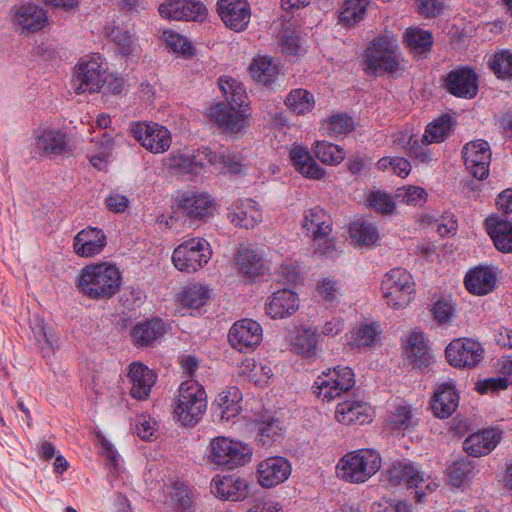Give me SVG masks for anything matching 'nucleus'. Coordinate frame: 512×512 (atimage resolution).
I'll list each match as a JSON object with an SVG mask.
<instances>
[{"mask_svg": "<svg viewBox=\"0 0 512 512\" xmlns=\"http://www.w3.org/2000/svg\"><path fill=\"white\" fill-rule=\"evenodd\" d=\"M218 83L225 101L211 106L209 116L221 129L237 133L245 125V113L242 110L247 100L245 88L230 77H220Z\"/></svg>", "mask_w": 512, "mask_h": 512, "instance_id": "f257e3e1", "label": "nucleus"}, {"mask_svg": "<svg viewBox=\"0 0 512 512\" xmlns=\"http://www.w3.org/2000/svg\"><path fill=\"white\" fill-rule=\"evenodd\" d=\"M122 281L119 269L109 263L83 267L75 281L78 291L92 300L112 298L120 290Z\"/></svg>", "mask_w": 512, "mask_h": 512, "instance_id": "f03ea898", "label": "nucleus"}, {"mask_svg": "<svg viewBox=\"0 0 512 512\" xmlns=\"http://www.w3.org/2000/svg\"><path fill=\"white\" fill-rule=\"evenodd\" d=\"M207 409V396L203 386L194 379L183 381L173 404V417L184 426H194Z\"/></svg>", "mask_w": 512, "mask_h": 512, "instance_id": "7ed1b4c3", "label": "nucleus"}, {"mask_svg": "<svg viewBox=\"0 0 512 512\" xmlns=\"http://www.w3.org/2000/svg\"><path fill=\"white\" fill-rule=\"evenodd\" d=\"M364 71L375 74L378 71L395 73L400 64V55L396 36L385 31L373 39L363 54Z\"/></svg>", "mask_w": 512, "mask_h": 512, "instance_id": "20e7f679", "label": "nucleus"}, {"mask_svg": "<svg viewBox=\"0 0 512 512\" xmlns=\"http://www.w3.org/2000/svg\"><path fill=\"white\" fill-rule=\"evenodd\" d=\"M252 454V448L247 443L217 436L212 438L207 446L206 459L210 464L233 470L249 463Z\"/></svg>", "mask_w": 512, "mask_h": 512, "instance_id": "39448f33", "label": "nucleus"}, {"mask_svg": "<svg viewBox=\"0 0 512 512\" xmlns=\"http://www.w3.org/2000/svg\"><path fill=\"white\" fill-rule=\"evenodd\" d=\"M382 481L390 487L415 488V497L418 502H423L427 493L437 488V483L424 474L412 462L407 460L397 461L382 474Z\"/></svg>", "mask_w": 512, "mask_h": 512, "instance_id": "423d86ee", "label": "nucleus"}, {"mask_svg": "<svg viewBox=\"0 0 512 512\" xmlns=\"http://www.w3.org/2000/svg\"><path fill=\"white\" fill-rule=\"evenodd\" d=\"M381 467L380 454L372 449H359L343 456L337 464L338 475L351 483H363Z\"/></svg>", "mask_w": 512, "mask_h": 512, "instance_id": "0eeeda50", "label": "nucleus"}, {"mask_svg": "<svg viewBox=\"0 0 512 512\" xmlns=\"http://www.w3.org/2000/svg\"><path fill=\"white\" fill-rule=\"evenodd\" d=\"M101 55L93 53L81 58L74 67L73 86L77 94L98 92L108 80Z\"/></svg>", "mask_w": 512, "mask_h": 512, "instance_id": "6e6552de", "label": "nucleus"}, {"mask_svg": "<svg viewBox=\"0 0 512 512\" xmlns=\"http://www.w3.org/2000/svg\"><path fill=\"white\" fill-rule=\"evenodd\" d=\"M210 244L199 237L188 239L178 245L172 254L174 266L182 272H196L211 258Z\"/></svg>", "mask_w": 512, "mask_h": 512, "instance_id": "1a4fd4ad", "label": "nucleus"}, {"mask_svg": "<svg viewBox=\"0 0 512 512\" xmlns=\"http://www.w3.org/2000/svg\"><path fill=\"white\" fill-rule=\"evenodd\" d=\"M382 292L387 304L394 309L406 307L412 298L414 282L404 268H394L382 280Z\"/></svg>", "mask_w": 512, "mask_h": 512, "instance_id": "9d476101", "label": "nucleus"}, {"mask_svg": "<svg viewBox=\"0 0 512 512\" xmlns=\"http://www.w3.org/2000/svg\"><path fill=\"white\" fill-rule=\"evenodd\" d=\"M355 384L354 373L349 367L329 368L319 375L315 382V393L323 400L331 401L347 393Z\"/></svg>", "mask_w": 512, "mask_h": 512, "instance_id": "9b49d317", "label": "nucleus"}, {"mask_svg": "<svg viewBox=\"0 0 512 512\" xmlns=\"http://www.w3.org/2000/svg\"><path fill=\"white\" fill-rule=\"evenodd\" d=\"M66 133L55 128H38L33 132L30 153L33 157L55 158L67 152Z\"/></svg>", "mask_w": 512, "mask_h": 512, "instance_id": "f8f14e48", "label": "nucleus"}, {"mask_svg": "<svg viewBox=\"0 0 512 512\" xmlns=\"http://www.w3.org/2000/svg\"><path fill=\"white\" fill-rule=\"evenodd\" d=\"M131 134L145 149L154 154L166 152L172 142L170 131L157 123H133Z\"/></svg>", "mask_w": 512, "mask_h": 512, "instance_id": "ddd939ff", "label": "nucleus"}, {"mask_svg": "<svg viewBox=\"0 0 512 512\" xmlns=\"http://www.w3.org/2000/svg\"><path fill=\"white\" fill-rule=\"evenodd\" d=\"M446 358L457 368H474L484 358L481 344L471 338L455 339L446 347Z\"/></svg>", "mask_w": 512, "mask_h": 512, "instance_id": "4468645a", "label": "nucleus"}, {"mask_svg": "<svg viewBox=\"0 0 512 512\" xmlns=\"http://www.w3.org/2000/svg\"><path fill=\"white\" fill-rule=\"evenodd\" d=\"M163 18L202 22L208 14L206 5L199 0H169L159 6Z\"/></svg>", "mask_w": 512, "mask_h": 512, "instance_id": "2eb2a0df", "label": "nucleus"}, {"mask_svg": "<svg viewBox=\"0 0 512 512\" xmlns=\"http://www.w3.org/2000/svg\"><path fill=\"white\" fill-rule=\"evenodd\" d=\"M462 154L466 168L475 178L482 180L489 175L492 153L487 141L477 139L466 143Z\"/></svg>", "mask_w": 512, "mask_h": 512, "instance_id": "dca6fc26", "label": "nucleus"}, {"mask_svg": "<svg viewBox=\"0 0 512 512\" xmlns=\"http://www.w3.org/2000/svg\"><path fill=\"white\" fill-rule=\"evenodd\" d=\"M177 202L178 211L189 220H203L213 214V199L205 192L184 191Z\"/></svg>", "mask_w": 512, "mask_h": 512, "instance_id": "f3484780", "label": "nucleus"}, {"mask_svg": "<svg viewBox=\"0 0 512 512\" xmlns=\"http://www.w3.org/2000/svg\"><path fill=\"white\" fill-rule=\"evenodd\" d=\"M262 327L252 319L235 322L229 330L230 344L240 352H247L257 347L262 340Z\"/></svg>", "mask_w": 512, "mask_h": 512, "instance_id": "a211bd4d", "label": "nucleus"}, {"mask_svg": "<svg viewBox=\"0 0 512 512\" xmlns=\"http://www.w3.org/2000/svg\"><path fill=\"white\" fill-rule=\"evenodd\" d=\"M217 11L224 24L232 30L243 31L250 22L247 0H218Z\"/></svg>", "mask_w": 512, "mask_h": 512, "instance_id": "6ab92c4d", "label": "nucleus"}, {"mask_svg": "<svg viewBox=\"0 0 512 512\" xmlns=\"http://www.w3.org/2000/svg\"><path fill=\"white\" fill-rule=\"evenodd\" d=\"M257 473L262 487H274L288 479L291 474V464L281 456L268 457L258 464Z\"/></svg>", "mask_w": 512, "mask_h": 512, "instance_id": "aec40b11", "label": "nucleus"}, {"mask_svg": "<svg viewBox=\"0 0 512 512\" xmlns=\"http://www.w3.org/2000/svg\"><path fill=\"white\" fill-rule=\"evenodd\" d=\"M445 83L447 90L459 98L472 99L478 93V75L467 67L452 70Z\"/></svg>", "mask_w": 512, "mask_h": 512, "instance_id": "412c9836", "label": "nucleus"}, {"mask_svg": "<svg viewBox=\"0 0 512 512\" xmlns=\"http://www.w3.org/2000/svg\"><path fill=\"white\" fill-rule=\"evenodd\" d=\"M11 17L12 22L27 33L42 30L48 21L46 11L32 3L14 6L11 10Z\"/></svg>", "mask_w": 512, "mask_h": 512, "instance_id": "4be33fe9", "label": "nucleus"}, {"mask_svg": "<svg viewBox=\"0 0 512 512\" xmlns=\"http://www.w3.org/2000/svg\"><path fill=\"white\" fill-rule=\"evenodd\" d=\"M107 244L104 231L96 227H87L79 231L73 239V250L79 257H94L100 254Z\"/></svg>", "mask_w": 512, "mask_h": 512, "instance_id": "5701e85b", "label": "nucleus"}, {"mask_svg": "<svg viewBox=\"0 0 512 512\" xmlns=\"http://www.w3.org/2000/svg\"><path fill=\"white\" fill-rule=\"evenodd\" d=\"M373 410L369 403L355 398L338 403L336 420L343 425H362L372 420Z\"/></svg>", "mask_w": 512, "mask_h": 512, "instance_id": "b1692460", "label": "nucleus"}, {"mask_svg": "<svg viewBox=\"0 0 512 512\" xmlns=\"http://www.w3.org/2000/svg\"><path fill=\"white\" fill-rule=\"evenodd\" d=\"M211 493L223 500L239 501L248 494L246 480L235 475H216L210 483Z\"/></svg>", "mask_w": 512, "mask_h": 512, "instance_id": "393cba45", "label": "nucleus"}, {"mask_svg": "<svg viewBox=\"0 0 512 512\" xmlns=\"http://www.w3.org/2000/svg\"><path fill=\"white\" fill-rule=\"evenodd\" d=\"M299 308V297L291 289L274 292L265 303L266 314L272 319L291 317Z\"/></svg>", "mask_w": 512, "mask_h": 512, "instance_id": "a878e982", "label": "nucleus"}, {"mask_svg": "<svg viewBox=\"0 0 512 512\" xmlns=\"http://www.w3.org/2000/svg\"><path fill=\"white\" fill-rule=\"evenodd\" d=\"M497 280L498 275L494 267L479 265L466 273L464 284L471 294L487 295L496 288Z\"/></svg>", "mask_w": 512, "mask_h": 512, "instance_id": "bb28decb", "label": "nucleus"}, {"mask_svg": "<svg viewBox=\"0 0 512 512\" xmlns=\"http://www.w3.org/2000/svg\"><path fill=\"white\" fill-rule=\"evenodd\" d=\"M228 219L236 226L250 229L262 221V210L256 201L240 199L229 208Z\"/></svg>", "mask_w": 512, "mask_h": 512, "instance_id": "cd10ccee", "label": "nucleus"}, {"mask_svg": "<svg viewBox=\"0 0 512 512\" xmlns=\"http://www.w3.org/2000/svg\"><path fill=\"white\" fill-rule=\"evenodd\" d=\"M241 400L242 394L237 387L231 386L223 389L212 404L213 417L225 422L234 418L241 411Z\"/></svg>", "mask_w": 512, "mask_h": 512, "instance_id": "c85d7f7f", "label": "nucleus"}, {"mask_svg": "<svg viewBox=\"0 0 512 512\" xmlns=\"http://www.w3.org/2000/svg\"><path fill=\"white\" fill-rule=\"evenodd\" d=\"M128 379L131 384L130 395L138 400H145L156 382L157 375L146 365L133 362L129 365Z\"/></svg>", "mask_w": 512, "mask_h": 512, "instance_id": "c756f323", "label": "nucleus"}, {"mask_svg": "<svg viewBox=\"0 0 512 512\" xmlns=\"http://www.w3.org/2000/svg\"><path fill=\"white\" fill-rule=\"evenodd\" d=\"M165 332V323L159 318H153L138 322L132 328L130 336L136 347H152Z\"/></svg>", "mask_w": 512, "mask_h": 512, "instance_id": "7c9ffc66", "label": "nucleus"}, {"mask_svg": "<svg viewBox=\"0 0 512 512\" xmlns=\"http://www.w3.org/2000/svg\"><path fill=\"white\" fill-rule=\"evenodd\" d=\"M501 434L496 429H484L469 435L463 442V449L473 457L489 454L496 448Z\"/></svg>", "mask_w": 512, "mask_h": 512, "instance_id": "2f4dec72", "label": "nucleus"}, {"mask_svg": "<svg viewBox=\"0 0 512 512\" xmlns=\"http://www.w3.org/2000/svg\"><path fill=\"white\" fill-rule=\"evenodd\" d=\"M459 395L451 383L439 385L432 400V410L436 417L445 419L451 416L458 407Z\"/></svg>", "mask_w": 512, "mask_h": 512, "instance_id": "473e14b6", "label": "nucleus"}, {"mask_svg": "<svg viewBox=\"0 0 512 512\" xmlns=\"http://www.w3.org/2000/svg\"><path fill=\"white\" fill-rule=\"evenodd\" d=\"M290 159L293 167L306 178L318 180L325 176V170L316 163L309 150L302 145H296L290 150Z\"/></svg>", "mask_w": 512, "mask_h": 512, "instance_id": "72a5a7b5", "label": "nucleus"}, {"mask_svg": "<svg viewBox=\"0 0 512 512\" xmlns=\"http://www.w3.org/2000/svg\"><path fill=\"white\" fill-rule=\"evenodd\" d=\"M485 223L495 247L503 253H512V223L497 217L487 218Z\"/></svg>", "mask_w": 512, "mask_h": 512, "instance_id": "f704fd0d", "label": "nucleus"}, {"mask_svg": "<svg viewBox=\"0 0 512 512\" xmlns=\"http://www.w3.org/2000/svg\"><path fill=\"white\" fill-rule=\"evenodd\" d=\"M238 272L249 279H255L265 272V263L261 255L250 248H240L235 258Z\"/></svg>", "mask_w": 512, "mask_h": 512, "instance_id": "c9c22d12", "label": "nucleus"}, {"mask_svg": "<svg viewBox=\"0 0 512 512\" xmlns=\"http://www.w3.org/2000/svg\"><path fill=\"white\" fill-rule=\"evenodd\" d=\"M301 226L311 237L317 234L327 235L332 232L330 216L319 206L304 212Z\"/></svg>", "mask_w": 512, "mask_h": 512, "instance_id": "e433bc0d", "label": "nucleus"}, {"mask_svg": "<svg viewBox=\"0 0 512 512\" xmlns=\"http://www.w3.org/2000/svg\"><path fill=\"white\" fill-rule=\"evenodd\" d=\"M249 70L255 81L262 85H269L279 74V62L269 56H258L253 59Z\"/></svg>", "mask_w": 512, "mask_h": 512, "instance_id": "4c0bfd02", "label": "nucleus"}, {"mask_svg": "<svg viewBox=\"0 0 512 512\" xmlns=\"http://www.w3.org/2000/svg\"><path fill=\"white\" fill-rule=\"evenodd\" d=\"M31 329L37 343L41 345L44 356H49L59 347V336L51 328H48L39 316L34 317Z\"/></svg>", "mask_w": 512, "mask_h": 512, "instance_id": "58836bf2", "label": "nucleus"}, {"mask_svg": "<svg viewBox=\"0 0 512 512\" xmlns=\"http://www.w3.org/2000/svg\"><path fill=\"white\" fill-rule=\"evenodd\" d=\"M405 41L414 56H426L432 47V33L420 28H408L405 32Z\"/></svg>", "mask_w": 512, "mask_h": 512, "instance_id": "ea45409f", "label": "nucleus"}, {"mask_svg": "<svg viewBox=\"0 0 512 512\" xmlns=\"http://www.w3.org/2000/svg\"><path fill=\"white\" fill-rule=\"evenodd\" d=\"M284 435V429L279 419L268 418L257 424L256 440L262 446H271L279 442Z\"/></svg>", "mask_w": 512, "mask_h": 512, "instance_id": "a19ab883", "label": "nucleus"}, {"mask_svg": "<svg viewBox=\"0 0 512 512\" xmlns=\"http://www.w3.org/2000/svg\"><path fill=\"white\" fill-rule=\"evenodd\" d=\"M451 131L452 118L449 115H443L427 126L421 142L424 145L440 143L450 135Z\"/></svg>", "mask_w": 512, "mask_h": 512, "instance_id": "79ce46f5", "label": "nucleus"}, {"mask_svg": "<svg viewBox=\"0 0 512 512\" xmlns=\"http://www.w3.org/2000/svg\"><path fill=\"white\" fill-rule=\"evenodd\" d=\"M166 503L175 510H189L192 507V494L187 485L182 482H174L166 491Z\"/></svg>", "mask_w": 512, "mask_h": 512, "instance_id": "37998d69", "label": "nucleus"}, {"mask_svg": "<svg viewBox=\"0 0 512 512\" xmlns=\"http://www.w3.org/2000/svg\"><path fill=\"white\" fill-rule=\"evenodd\" d=\"M285 105L294 114L303 115L313 109L315 100L311 92L302 88H297L291 90L287 95Z\"/></svg>", "mask_w": 512, "mask_h": 512, "instance_id": "c03bdc74", "label": "nucleus"}, {"mask_svg": "<svg viewBox=\"0 0 512 512\" xmlns=\"http://www.w3.org/2000/svg\"><path fill=\"white\" fill-rule=\"evenodd\" d=\"M369 0H345L339 15V22L346 27H354L366 15Z\"/></svg>", "mask_w": 512, "mask_h": 512, "instance_id": "a18cd8bd", "label": "nucleus"}, {"mask_svg": "<svg viewBox=\"0 0 512 512\" xmlns=\"http://www.w3.org/2000/svg\"><path fill=\"white\" fill-rule=\"evenodd\" d=\"M294 348L304 357H315L319 350L316 330L311 328L299 330L295 338Z\"/></svg>", "mask_w": 512, "mask_h": 512, "instance_id": "49530a36", "label": "nucleus"}, {"mask_svg": "<svg viewBox=\"0 0 512 512\" xmlns=\"http://www.w3.org/2000/svg\"><path fill=\"white\" fill-rule=\"evenodd\" d=\"M349 233L352 241L360 245H372L379 238L377 228L372 223L361 220L350 224Z\"/></svg>", "mask_w": 512, "mask_h": 512, "instance_id": "de8ad7c7", "label": "nucleus"}, {"mask_svg": "<svg viewBox=\"0 0 512 512\" xmlns=\"http://www.w3.org/2000/svg\"><path fill=\"white\" fill-rule=\"evenodd\" d=\"M209 297L210 292L206 286L191 284L183 288L180 294V301L187 308L199 309L206 304Z\"/></svg>", "mask_w": 512, "mask_h": 512, "instance_id": "09e8293b", "label": "nucleus"}, {"mask_svg": "<svg viewBox=\"0 0 512 512\" xmlns=\"http://www.w3.org/2000/svg\"><path fill=\"white\" fill-rule=\"evenodd\" d=\"M315 156L324 164L337 165L345 158L344 150L330 142H317L314 148Z\"/></svg>", "mask_w": 512, "mask_h": 512, "instance_id": "8fccbe9b", "label": "nucleus"}, {"mask_svg": "<svg viewBox=\"0 0 512 512\" xmlns=\"http://www.w3.org/2000/svg\"><path fill=\"white\" fill-rule=\"evenodd\" d=\"M474 466L469 459H460L453 462L448 468L450 482L455 487L464 485L470 478Z\"/></svg>", "mask_w": 512, "mask_h": 512, "instance_id": "3c124183", "label": "nucleus"}, {"mask_svg": "<svg viewBox=\"0 0 512 512\" xmlns=\"http://www.w3.org/2000/svg\"><path fill=\"white\" fill-rule=\"evenodd\" d=\"M96 144H99V148L96 153L91 155L90 163L98 170H103L110 160L114 140L107 132H104Z\"/></svg>", "mask_w": 512, "mask_h": 512, "instance_id": "603ef678", "label": "nucleus"}, {"mask_svg": "<svg viewBox=\"0 0 512 512\" xmlns=\"http://www.w3.org/2000/svg\"><path fill=\"white\" fill-rule=\"evenodd\" d=\"M489 67L498 78H512V53L509 50L496 53L489 61Z\"/></svg>", "mask_w": 512, "mask_h": 512, "instance_id": "864d4df0", "label": "nucleus"}, {"mask_svg": "<svg viewBox=\"0 0 512 512\" xmlns=\"http://www.w3.org/2000/svg\"><path fill=\"white\" fill-rule=\"evenodd\" d=\"M325 129L330 136L346 135L354 129V121L345 113L335 114L328 119Z\"/></svg>", "mask_w": 512, "mask_h": 512, "instance_id": "5fc2aeb1", "label": "nucleus"}, {"mask_svg": "<svg viewBox=\"0 0 512 512\" xmlns=\"http://www.w3.org/2000/svg\"><path fill=\"white\" fill-rule=\"evenodd\" d=\"M318 297L326 303H334L342 294V286L333 277L323 278L316 288Z\"/></svg>", "mask_w": 512, "mask_h": 512, "instance_id": "6e6d98bb", "label": "nucleus"}, {"mask_svg": "<svg viewBox=\"0 0 512 512\" xmlns=\"http://www.w3.org/2000/svg\"><path fill=\"white\" fill-rule=\"evenodd\" d=\"M408 348L414 361L419 363L420 366L428 363V347L425 343L424 335L421 332L414 331L408 338Z\"/></svg>", "mask_w": 512, "mask_h": 512, "instance_id": "4d7b16f0", "label": "nucleus"}, {"mask_svg": "<svg viewBox=\"0 0 512 512\" xmlns=\"http://www.w3.org/2000/svg\"><path fill=\"white\" fill-rule=\"evenodd\" d=\"M380 326L377 324H364L359 327L354 343L357 347H373L379 341Z\"/></svg>", "mask_w": 512, "mask_h": 512, "instance_id": "13d9d810", "label": "nucleus"}, {"mask_svg": "<svg viewBox=\"0 0 512 512\" xmlns=\"http://www.w3.org/2000/svg\"><path fill=\"white\" fill-rule=\"evenodd\" d=\"M109 36L111 40L120 47L122 55L129 56L137 50L135 40L127 30L120 27H114Z\"/></svg>", "mask_w": 512, "mask_h": 512, "instance_id": "bf43d9fd", "label": "nucleus"}, {"mask_svg": "<svg viewBox=\"0 0 512 512\" xmlns=\"http://www.w3.org/2000/svg\"><path fill=\"white\" fill-rule=\"evenodd\" d=\"M222 165L223 168L233 174H239L242 170V164L240 158L231 152L228 148L223 146L216 150L215 165Z\"/></svg>", "mask_w": 512, "mask_h": 512, "instance_id": "052dcab7", "label": "nucleus"}, {"mask_svg": "<svg viewBox=\"0 0 512 512\" xmlns=\"http://www.w3.org/2000/svg\"><path fill=\"white\" fill-rule=\"evenodd\" d=\"M313 252L319 256L333 257L336 254L335 239L331 234L312 236Z\"/></svg>", "mask_w": 512, "mask_h": 512, "instance_id": "680f3d73", "label": "nucleus"}, {"mask_svg": "<svg viewBox=\"0 0 512 512\" xmlns=\"http://www.w3.org/2000/svg\"><path fill=\"white\" fill-rule=\"evenodd\" d=\"M167 166L180 174H194L195 172L191 155H185L179 151L170 154L167 158Z\"/></svg>", "mask_w": 512, "mask_h": 512, "instance_id": "e2e57ef3", "label": "nucleus"}, {"mask_svg": "<svg viewBox=\"0 0 512 512\" xmlns=\"http://www.w3.org/2000/svg\"><path fill=\"white\" fill-rule=\"evenodd\" d=\"M367 201L371 207L382 214H390L395 208V203L392 200V197L381 191L371 192Z\"/></svg>", "mask_w": 512, "mask_h": 512, "instance_id": "0e129e2a", "label": "nucleus"}, {"mask_svg": "<svg viewBox=\"0 0 512 512\" xmlns=\"http://www.w3.org/2000/svg\"><path fill=\"white\" fill-rule=\"evenodd\" d=\"M396 197L408 205H422L426 199V192L421 187L409 186L398 189Z\"/></svg>", "mask_w": 512, "mask_h": 512, "instance_id": "69168bd1", "label": "nucleus"}, {"mask_svg": "<svg viewBox=\"0 0 512 512\" xmlns=\"http://www.w3.org/2000/svg\"><path fill=\"white\" fill-rule=\"evenodd\" d=\"M391 423L397 430H405L413 426L414 419L411 409L406 406L397 407L392 414Z\"/></svg>", "mask_w": 512, "mask_h": 512, "instance_id": "338daca9", "label": "nucleus"}, {"mask_svg": "<svg viewBox=\"0 0 512 512\" xmlns=\"http://www.w3.org/2000/svg\"><path fill=\"white\" fill-rule=\"evenodd\" d=\"M215 159L216 151H213L208 147L198 149L191 155L193 168H195L194 174H198L207 164L215 165Z\"/></svg>", "mask_w": 512, "mask_h": 512, "instance_id": "774afa93", "label": "nucleus"}]
</instances>
